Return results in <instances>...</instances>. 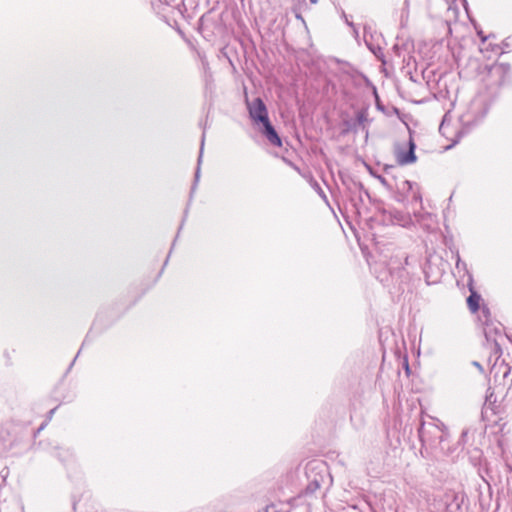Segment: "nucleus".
Segmentation results:
<instances>
[{
  "mask_svg": "<svg viewBox=\"0 0 512 512\" xmlns=\"http://www.w3.org/2000/svg\"><path fill=\"white\" fill-rule=\"evenodd\" d=\"M418 433L423 444L441 451L446 450L445 442L449 438V432L440 420L432 417L428 421L423 420Z\"/></svg>",
  "mask_w": 512,
  "mask_h": 512,
  "instance_id": "f257e3e1",
  "label": "nucleus"
},
{
  "mask_svg": "<svg viewBox=\"0 0 512 512\" xmlns=\"http://www.w3.org/2000/svg\"><path fill=\"white\" fill-rule=\"evenodd\" d=\"M204 141H205V134L203 133V135H202V140H201L200 154H199V157H198V164H200L201 159H202V153H203Z\"/></svg>",
  "mask_w": 512,
  "mask_h": 512,
  "instance_id": "9d476101",
  "label": "nucleus"
},
{
  "mask_svg": "<svg viewBox=\"0 0 512 512\" xmlns=\"http://www.w3.org/2000/svg\"><path fill=\"white\" fill-rule=\"evenodd\" d=\"M484 332H485V336H486L487 340L489 341V340H490V338H489V335H488V331H487V329H485V331H484Z\"/></svg>",
  "mask_w": 512,
  "mask_h": 512,
  "instance_id": "2eb2a0df",
  "label": "nucleus"
},
{
  "mask_svg": "<svg viewBox=\"0 0 512 512\" xmlns=\"http://www.w3.org/2000/svg\"><path fill=\"white\" fill-rule=\"evenodd\" d=\"M264 512H278V510L274 504H271V505L266 506Z\"/></svg>",
  "mask_w": 512,
  "mask_h": 512,
  "instance_id": "9b49d317",
  "label": "nucleus"
},
{
  "mask_svg": "<svg viewBox=\"0 0 512 512\" xmlns=\"http://www.w3.org/2000/svg\"><path fill=\"white\" fill-rule=\"evenodd\" d=\"M444 122H445V120H443V122L441 123V125H440V130H442V129H443Z\"/></svg>",
  "mask_w": 512,
  "mask_h": 512,
  "instance_id": "f3484780",
  "label": "nucleus"
},
{
  "mask_svg": "<svg viewBox=\"0 0 512 512\" xmlns=\"http://www.w3.org/2000/svg\"><path fill=\"white\" fill-rule=\"evenodd\" d=\"M311 3L315 4L318 2V0H310Z\"/></svg>",
  "mask_w": 512,
  "mask_h": 512,
  "instance_id": "a211bd4d",
  "label": "nucleus"
},
{
  "mask_svg": "<svg viewBox=\"0 0 512 512\" xmlns=\"http://www.w3.org/2000/svg\"><path fill=\"white\" fill-rule=\"evenodd\" d=\"M263 125L262 133L265 135L267 140L274 146L281 147L282 141L280 137L278 136L276 130L271 125L269 119L267 121H264L261 123Z\"/></svg>",
  "mask_w": 512,
  "mask_h": 512,
  "instance_id": "423d86ee",
  "label": "nucleus"
},
{
  "mask_svg": "<svg viewBox=\"0 0 512 512\" xmlns=\"http://www.w3.org/2000/svg\"><path fill=\"white\" fill-rule=\"evenodd\" d=\"M415 186H416L415 183H413L409 180H404L401 182L398 189L404 194L412 193L413 200L421 202L422 201L421 193L418 188L416 190L414 189Z\"/></svg>",
  "mask_w": 512,
  "mask_h": 512,
  "instance_id": "0eeeda50",
  "label": "nucleus"
},
{
  "mask_svg": "<svg viewBox=\"0 0 512 512\" xmlns=\"http://www.w3.org/2000/svg\"><path fill=\"white\" fill-rule=\"evenodd\" d=\"M312 187L314 188V190L319 194V196L327 203L328 200H327V196L326 194L324 193L323 189L320 187V185L314 181L312 183Z\"/></svg>",
  "mask_w": 512,
  "mask_h": 512,
  "instance_id": "1a4fd4ad",
  "label": "nucleus"
},
{
  "mask_svg": "<svg viewBox=\"0 0 512 512\" xmlns=\"http://www.w3.org/2000/svg\"><path fill=\"white\" fill-rule=\"evenodd\" d=\"M247 106L249 115L253 121L263 123L269 119L267 108L262 99L256 98L252 102H247Z\"/></svg>",
  "mask_w": 512,
  "mask_h": 512,
  "instance_id": "f03ea898",
  "label": "nucleus"
},
{
  "mask_svg": "<svg viewBox=\"0 0 512 512\" xmlns=\"http://www.w3.org/2000/svg\"><path fill=\"white\" fill-rule=\"evenodd\" d=\"M510 70L509 64H495L489 69V77L494 80L498 86H502L509 79Z\"/></svg>",
  "mask_w": 512,
  "mask_h": 512,
  "instance_id": "7ed1b4c3",
  "label": "nucleus"
},
{
  "mask_svg": "<svg viewBox=\"0 0 512 512\" xmlns=\"http://www.w3.org/2000/svg\"><path fill=\"white\" fill-rule=\"evenodd\" d=\"M478 35L481 37V40L484 42L486 41L487 37L483 36L482 32H478Z\"/></svg>",
  "mask_w": 512,
  "mask_h": 512,
  "instance_id": "ddd939ff",
  "label": "nucleus"
},
{
  "mask_svg": "<svg viewBox=\"0 0 512 512\" xmlns=\"http://www.w3.org/2000/svg\"><path fill=\"white\" fill-rule=\"evenodd\" d=\"M415 148H416L415 143H414L413 139L410 138L408 151H403L400 149H398L396 151V159H397L398 164L407 165V164L414 163L417 159L416 155H415Z\"/></svg>",
  "mask_w": 512,
  "mask_h": 512,
  "instance_id": "39448f33",
  "label": "nucleus"
},
{
  "mask_svg": "<svg viewBox=\"0 0 512 512\" xmlns=\"http://www.w3.org/2000/svg\"><path fill=\"white\" fill-rule=\"evenodd\" d=\"M54 412H55V409L50 410V412H49V419H51V417H52Z\"/></svg>",
  "mask_w": 512,
  "mask_h": 512,
  "instance_id": "4468645a",
  "label": "nucleus"
},
{
  "mask_svg": "<svg viewBox=\"0 0 512 512\" xmlns=\"http://www.w3.org/2000/svg\"><path fill=\"white\" fill-rule=\"evenodd\" d=\"M369 124L368 119V110L365 108H362L357 111L356 118L353 123L346 121L345 125L347 130L356 132L358 129H361L362 131L367 132V126Z\"/></svg>",
  "mask_w": 512,
  "mask_h": 512,
  "instance_id": "20e7f679",
  "label": "nucleus"
},
{
  "mask_svg": "<svg viewBox=\"0 0 512 512\" xmlns=\"http://www.w3.org/2000/svg\"><path fill=\"white\" fill-rule=\"evenodd\" d=\"M480 300L481 296L476 292L472 291L470 296L467 298L468 307L472 312H476L479 309Z\"/></svg>",
  "mask_w": 512,
  "mask_h": 512,
  "instance_id": "6e6552de",
  "label": "nucleus"
},
{
  "mask_svg": "<svg viewBox=\"0 0 512 512\" xmlns=\"http://www.w3.org/2000/svg\"><path fill=\"white\" fill-rule=\"evenodd\" d=\"M474 365L481 369V365L478 362H474Z\"/></svg>",
  "mask_w": 512,
  "mask_h": 512,
  "instance_id": "dca6fc26",
  "label": "nucleus"
},
{
  "mask_svg": "<svg viewBox=\"0 0 512 512\" xmlns=\"http://www.w3.org/2000/svg\"><path fill=\"white\" fill-rule=\"evenodd\" d=\"M200 176V168L198 167L195 173V181L197 182Z\"/></svg>",
  "mask_w": 512,
  "mask_h": 512,
  "instance_id": "f8f14e48",
  "label": "nucleus"
}]
</instances>
